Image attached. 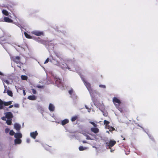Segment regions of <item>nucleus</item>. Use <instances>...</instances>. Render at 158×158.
Segmentation results:
<instances>
[{
    "instance_id": "f257e3e1",
    "label": "nucleus",
    "mask_w": 158,
    "mask_h": 158,
    "mask_svg": "<svg viewBox=\"0 0 158 158\" xmlns=\"http://www.w3.org/2000/svg\"><path fill=\"white\" fill-rule=\"evenodd\" d=\"M12 101L7 102H4L0 99V109H3L5 111H9V108L13 107V105H10L8 107H6L4 106H8L12 104Z\"/></svg>"
},
{
    "instance_id": "f03ea898",
    "label": "nucleus",
    "mask_w": 158,
    "mask_h": 158,
    "mask_svg": "<svg viewBox=\"0 0 158 158\" xmlns=\"http://www.w3.org/2000/svg\"><path fill=\"white\" fill-rule=\"evenodd\" d=\"M84 82L85 85L87 89L89 91V92L90 94L91 95V97L92 98H93V92L95 93V91H93L92 89L90 87V85L89 83H88L87 81H85L83 80Z\"/></svg>"
},
{
    "instance_id": "7ed1b4c3",
    "label": "nucleus",
    "mask_w": 158,
    "mask_h": 158,
    "mask_svg": "<svg viewBox=\"0 0 158 158\" xmlns=\"http://www.w3.org/2000/svg\"><path fill=\"white\" fill-rule=\"evenodd\" d=\"M104 124H105V127L106 129H109V131H112L115 130L114 128L113 127L110 126L108 125L109 123V122L106 120H105L104 121Z\"/></svg>"
},
{
    "instance_id": "20e7f679",
    "label": "nucleus",
    "mask_w": 158,
    "mask_h": 158,
    "mask_svg": "<svg viewBox=\"0 0 158 158\" xmlns=\"http://www.w3.org/2000/svg\"><path fill=\"white\" fill-rule=\"evenodd\" d=\"M116 143V142L115 141L110 140L109 142H107L106 143V146H108L109 148H110L111 147H113Z\"/></svg>"
},
{
    "instance_id": "39448f33",
    "label": "nucleus",
    "mask_w": 158,
    "mask_h": 158,
    "mask_svg": "<svg viewBox=\"0 0 158 158\" xmlns=\"http://www.w3.org/2000/svg\"><path fill=\"white\" fill-rule=\"evenodd\" d=\"M113 101L116 106L119 105L121 103L120 101L116 98H114L113 99Z\"/></svg>"
},
{
    "instance_id": "423d86ee",
    "label": "nucleus",
    "mask_w": 158,
    "mask_h": 158,
    "mask_svg": "<svg viewBox=\"0 0 158 158\" xmlns=\"http://www.w3.org/2000/svg\"><path fill=\"white\" fill-rule=\"evenodd\" d=\"M31 33L38 36L43 35V34L42 32L37 31H33L31 32Z\"/></svg>"
},
{
    "instance_id": "0eeeda50",
    "label": "nucleus",
    "mask_w": 158,
    "mask_h": 158,
    "mask_svg": "<svg viewBox=\"0 0 158 158\" xmlns=\"http://www.w3.org/2000/svg\"><path fill=\"white\" fill-rule=\"evenodd\" d=\"M38 135V133L36 131L30 133L31 136L34 139H35L36 136Z\"/></svg>"
},
{
    "instance_id": "6e6552de",
    "label": "nucleus",
    "mask_w": 158,
    "mask_h": 158,
    "mask_svg": "<svg viewBox=\"0 0 158 158\" xmlns=\"http://www.w3.org/2000/svg\"><path fill=\"white\" fill-rule=\"evenodd\" d=\"M5 114L6 118H11L13 117V115L12 113L10 112L6 113Z\"/></svg>"
},
{
    "instance_id": "1a4fd4ad",
    "label": "nucleus",
    "mask_w": 158,
    "mask_h": 158,
    "mask_svg": "<svg viewBox=\"0 0 158 158\" xmlns=\"http://www.w3.org/2000/svg\"><path fill=\"white\" fill-rule=\"evenodd\" d=\"M14 127L17 131H19L20 130L21 127L19 124L15 123L14 125Z\"/></svg>"
},
{
    "instance_id": "9d476101",
    "label": "nucleus",
    "mask_w": 158,
    "mask_h": 158,
    "mask_svg": "<svg viewBox=\"0 0 158 158\" xmlns=\"http://www.w3.org/2000/svg\"><path fill=\"white\" fill-rule=\"evenodd\" d=\"M20 59V58L19 56H15L12 58V60L17 63H18L19 62Z\"/></svg>"
},
{
    "instance_id": "9b49d317",
    "label": "nucleus",
    "mask_w": 158,
    "mask_h": 158,
    "mask_svg": "<svg viewBox=\"0 0 158 158\" xmlns=\"http://www.w3.org/2000/svg\"><path fill=\"white\" fill-rule=\"evenodd\" d=\"M22 137V135L21 133H17L15 134V137L16 138L20 139Z\"/></svg>"
},
{
    "instance_id": "f8f14e48",
    "label": "nucleus",
    "mask_w": 158,
    "mask_h": 158,
    "mask_svg": "<svg viewBox=\"0 0 158 158\" xmlns=\"http://www.w3.org/2000/svg\"><path fill=\"white\" fill-rule=\"evenodd\" d=\"M4 20L5 22L8 23H12L13 21L11 19L7 17H5L4 18Z\"/></svg>"
},
{
    "instance_id": "ddd939ff",
    "label": "nucleus",
    "mask_w": 158,
    "mask_h": 158,
    "mask_svg": "<svg viewBox=\"0 0 158 158\" xmlns=\"http://www.w3.org/2000/svg\"><path fill=\"white\" fill-rule=\"evenodd\" d=\"M48 108L50 111H53L55 110V107L52 104L50 103L49 105Z\"/></svg>"
},
{
    "instance_id": "4468645a",
    "label": "nucleus",
    "mask_w": 158,
    "mask_h": 158,
    "mask_svg": "<svg viewBox=\"0 0 158 158\" xmlns=\"http://www.w3.org/2000/svg\"><path fill=\"white\" fill-rule=\"evenodd\" d=\"M21 142L22 141L20 139L16 138L15 139V144H19L21 143Z\"/></svg>"
},
{
    "instance_id": "2eb2a0df",
    "label": "nucleus",
    "mask_w": 158,
    "mask_h": 158,
    "mask_svg": "<svg viewBox=\"0 0 158 158\" xmlns=\"http://www.w3.org/2000/svg\"><path fill=\"white\" fill-rule=\"evenodd\" d=\"M57 65L60 66L62 69H65L67 68V65L66 64H62V65H60L59 64V63H58L57 64Z\"/></svg>"
},
{
    "instance_id": "dca6fc26",
    "label": "nucleus",
    "mask_w": 158,
    "mask_h": 158,
    "mask_svg": "<svg viewBox=\"0 0 158 158\" xmlns=\"http://www.w3.org/2000/svg\"><path fill=\"white\" fill-rule=\"evenodd\" d=\"M28 98L31 100H36V97L34 95H31L28 97Z\"/></svg>"
},
{
    "instance_id": "f3484780",
    "label": "nucleus",
    "mask_w": 158,
    "mask_h": 158,
    "mask_svg": "<svg viewBox=\"0 0 158 158\" xmlns=\"http://www.w3.org/2000/svg\"><path fill=\"white\" fill-rule=\"evenodd\" d=\"M91 131L95 133H97L98 132V129L96 128H91Z\"/></svg>"
},
{
    "instance_id": "a211bd4d",
    "label": "nucleus",
    "mask_w": 158,
    "mask_h": 158,
    "mask_svg": "<svg viewBox=\"0 0 158 158\" xmlns=\"http://www.w3.org/2000/svg\"><path fill=\"white\" fill-rule=\"evenodd\" d=\"M88 148L86 147H84L82 146H80L79 148V149L80 151H83L87 149Z\"/></svg>"
},
{
    "instance_id": "6ab92c4d",
    "label": "nucleus",
    "mask_w": 158,
    "mask_h": 158,
    "mask_svg": "<svg viewBox=\"0 0 158 158\" xmlns=\"http://www.w3.org/2000/svg\"><path fill=\"white\" fill-rule=\"evenodd\" d=\"M69 122V120L67 119H65L63 120L61 122V124L62 125H64L68 123Z\"/></svg>"
},
{
    "instance_id": "aec40b11",
    "label": "nucleus",
    "mask_w": 158,
    "mask_h": 158,
    "mask_svg": "<svg viewBox=\"0 0 158 158\" xmlns=\"http://www.w3.org/2000/svg\"><path fill=\"white\" fill-rule=\"evenodd\" d=\"M24 35H25V37L27 38H28V39H31L32 38V37L31 36H30V35H28L26 32H24Z\"/></svg>"
},
{
    "instance_id": "412c9836",
    "label": "nucleus",
    "mask_w": 158,
    "mask_h": 158,
    "mask_svg": "<svg viewBox=\"0 0 158 158\" xmlns=\"http://www.w3.org/2000/svg\"><path fill=\"white\" fill-rule=\"evenodd\" d=\"M2 13L5 15L8 16V13L6 10H2Z\"/></svg>"
},
{
    "instance_id": "4be33fe9",
    "label": "nucleus",
    "mask_w": 158,
    "mask_h": 158,
    "mask_svg": "<svg viewBox=\"0 0 158 158\" xmlns=\"http://www.w3.org/2000/svg\"><path fill=\"white\" fill-rule=\"evenodd\" d=\"M21 78L22 80H27V77L26 76L22 75Z\"/></svg>"
},
{
    "instance_id": "5701e85b",
    "label": "nucleus",
    "mask_w": 158,
    "mask_h": 158,
    "mask_svg": "<svg viewBox=\"0 0 158 158\" xmlns=\"http://www.w3.org/2000/svg\"><path fill=\"white\" fill-rule=\"evenodd\" d=\"M7 93L10 96H12L13 94H12V92L11 91L9 90H7Z\"/></svg>"
},
{
    "instance_id": "b1692460",
    "label": "nucleus",
    "mask_w": 158,
    "mask_h": 158,
    "mask_svg": "<svg viewBox=\"0 0 158 158\" xmlns=\"http://www.w3.org/2000/svg\"><path fill=\"white\" fill-rule=\"evenodd\" d=\"M6 123L8 125H10L11 124V120L8 119L6 121Z\"/></svg>"
},
{
    "instance_id": "393cba45",
    "label": "nucleus",
    "mask_w": 158,
    "mask_h": 158,
    "mask_svg": "<svg viewBox=\"0 0 158 158\" xmlns=\"http://www.w3.org/2000/svg\"><path fill=\"white\" fill-rule=\"evenodd\" d=\"M15 132L13 130H10L9 132V134L11 135H15Z\"/></svg>"
},
{
    "instance_id": "a878e982",
    "label": "nucleus",
    "mask_w": 158,
    "mask_h": 158,
    "mask_svg": "<svg viewBox=\"0 0 158 158\" xmlns=\"http://www.w3.org/2000/svg\"><path fill=\"white\" fill-rule=\"evenodd\" d=\"M77 116L73 117L71 118V121L72 122H73V121H75L77 119Z\"/></svg>"
},
{
    "instance_id": "bb28decb",
    "label": "nucleus",
    "mask_w": 158,
    "mask_h": 158,
    "mask_svg": "<svg viewBox=\"0 0 158 158\" xmlns=\"http://www.w3.org/2000/svg\"><path fill=\"white\" fill-rule=\"evenodd\" d=\"M83 134L86 136V139H91L90 137L86 133H83Z\"/></svg>"
},
{
    "instance_id": "cd10ccee",
    "label": "nucleus",
    "mask_w": 158,
    "mask_h": 158,
    "mask_svg": "<svg viewBox=\"0 0 158 158\" xmlns=\"http://www.w3.org/2000/svg\"><path fill=\"white\" fill-rule=\"evenodd\" d=\"M60 82H61V81H60V79H58L56 80V83L57 84L58 83H61Z\"/></svg>"
},
{
    "instance_id": "c85d7f7f",
    "label": "nucleus",
    "mask_w": 158,
    "mask_h": 158,
    "mask_svg": "<svg viewBox=\"0 0 158 158\" xmlns=\"http://www.w3.org/2000/svg\"><path fill=\"white\" fill-rule=\"evenodd\" d=\"M89 123H91V124H92L94 127H97V125L95 124L93 122H89Z\"/></svg>"
},
{
    "instance_id": "c756f323",
    "label": "nucleus",
    "mask_w": 158,
    "mask_h": 158,
    "mask_svg": "<svg viewBox=\"0 0 158 158\" xmlns=\"http://www.w3.org/2000/svg\"><path fill=\"white\" fill-rule=\"evenodd\" d=\"M9 131H10L9 129L6 128L5 129V132L6 133H8Z\"/></svg>"
},
{
    "instance_id": "7c9ffc66",
    "label": "nucleus",
    "mask_w": 158,
    "mask_h": 158,
    "mask_svg": "<svg viewBox=\"0 0 158 158\" xmlns=\"http://www.w3.org/2000/svg\"><path fill=\"white\" fill-rule=\"evenodd\" d=\"M99 87L101 88H106V86L105 85H99Z\"/></svg>"
},
{
    "instance_id": "2f4dec72",
    "label": "nucleus",
    "mask_w": 158,
    "mask_h": 158,
    "mask_svg": "<svg viewBox=\"0 0 158 158\" xmlns=\"http://www.w3.org/2000/svg\"><path fill=\"white\" fill-rule=\"evenodd\" d=\"M73 93V89H71L69 91V93L71 95H72V94Z\"/></svg>"
},
{
    "instance_id": "473e14b6",
    "label": "nucleus",
    "mask_w": 158,
    "mask_h": 158,
    "mask_svg": "<svg viewBox=\"0 0 158 158\" xmlns=\"http://www.w3.org/2000/svg\"><path fill=\"white\" fill-rule=\"evenodd\" d=\"M4 82H5L7 84H9V81H8V80H3Z\"/></svg>"
},
{
    "instance_id": "72a5a7b5",
    "label": "nucleus",
    "mask_w": 158,
    "mask_h": 158,
    "mask_svg": "<svg viewBox=\"0 0 158 158\" xmlns=\"http://www.w3.org/2000/svg\"><path fill=\"white\" fill-rule=\"evenodd\" d=\"M32 92L34 94H35L36 93V91L35 90L32 89Z\"/></svg>"
},
{
    "instance_id": "f704fd0d",
    "label": "nucleus",
    "mask_w": 158,
    "mask_h": 158,
    "mask_svg": "<svg viewBox=\"0 0 158 158\" xmlns=\"http://www.w3.org/2000/svg\"><path fill=\"white\" fill-rule=\"evenodd\" d=\"M14 106L15 107L19 108V105L18 104H15L14 105Z\"/></svg>"
},
{
    "instance_id": "c9c22d12",
    "label": "nucleus",
    "mask_w": 158,
    "mask_h": 158,
    "mask_svg": "<svg viewBox=\"0 0 158 158\" xmlns=\"http://www.w3.org/2000/svg\"><path fill=\"white\" fill-rule=\"evenodd\" d=\"M49 58H48L46 59V60H45V61L44 62V64H46V63H48L49 61Z\"/></svg>"
},
{
    "instance_id": "e433bc0d",
    "label": "nucleus",
    "mask_w": 158,
    "mask_h": 158,
    "mask_svg": "<svg viewBox=\"0 0 158 158\" xmlns=\"http://www.w3.org/2000/svg\"><path fill=\"white\" fill-rule=\"evenodd\" d=\"M85 107L87 109H88V112H90V111H91V109H89L88 107H87V106H85Z\"/></svg>"
},
{
    "instance_id": "4c0bfd02",
    "label": "nucleus",
    "mask_w": 158,
    "mask_h": 158,
    "mask_svg": "<svg viewBox=\"0 0 158 158\" xmlns=\"http://www.w3.org/2000/svg\"><path fill=\"white\" fill-rule=\"evenodd\" d=\"M4 87H5V90H4V93H5L6 92H7V91L6 92V88H7V86H5V85H4Z\"/></svg>"
},
{
    "instance_id": "58836bf2",
    "label": "nucleus",
    "mask_w": 158,
    "mask_h": 158,
    "mask_svg": "<svg viewBox=\"0 0 158 158\" xmlns=\"http://www.w3.org/2000/svg\"><path fill=\"white\" fill-rule=\"evenodd\" d=\"M26 141L27 143H29L30 142V139H27Z\"/></svg>"
},
{
    "instance_id": "ea45409f",
    "label": "nucleus",
    "mask_w": 158,
    "mask_h": 158,
    "mask_svg": "<svg viewBox=\"0 0 158 158\" xmlns=\"http://www.w3.org/2000/svg\"><path fill=\"white\" fill-rule=\"evenodd\" d=\"M6 117H2V119L3 120H6Z\"/></svg>"
},
{
    "instance_id": "a19ab883",
    "label": "nucleus",
    "mask_w": 158,
    "mask_h": 158,
    "mask_svg": "<svg viewBox=\"0 0 158 158\" xmlns=\"http://www.w3.org/2000/svg\"><path fill=\"white\" fill-rule=\"evenodd\" d=\"M37 87L38 88H42L43 87V86H41L38 85L37 86Z\"/></svg>"
},
{
    "instance_id": "79ce46f5",
    "label": "nucleus",
    "mask_w": 158,
    "mask_h": 158,
    "mask_svg": "<svg viewBox=\"0 0 158 158\" xmlns=\"http://www.w3.org/2000/svg\"><path fill=\"white\" fill-rule=\"evenodd\" d=\"M23 93L24 95L25 96L26 95V93H25V90H23Z\"/></svg>"
},
{
    "instance_id": "37998d69",
    "label": "nucleus",
    "mask_w": 158,
    "mask_h": 158,
    "mask_svg": "<svg viewBox=\"0 0 158 158\" xmlns=\"http://www.w3.org/2000/svg\"><path fill=\"white\" fill-rule=\"evenodd\" d=\"M0 75L2 76H4V74L0 71Z\"/></svg>"
},
{
    "instance_id": "c03bdc74",
    "label": "nucleus",
    "mask_w": 158,
    "mask_h": 158,
    "mask_svg": "<svg viewBox=\"0 0 158 158\" xmlns=\"http://www.w3.org/2000/svg\"><path fill=\"white\" fill-rule=\"evenodd\" d=\"M103 114L105 116H107V114Z\"/></svg>"
},
{
    "instance_id": "a18cd8bd",
    "label": "nucleus",
    "mask_w": 158,
    "mask_h": 158,
    "mask_svg": "<svg viewBox=\"0 0 158 158\" xmlns=\"http://www.w3.org/2000/svg\"><path fill=\"white\" fill-rule=\"evenodd\" d=\"M83 143H86V141H83Z\"/></svg>"
},
{
    "instance_id": "49530a36",
    "label": "nucleus",
    "mask_w": 158,
    "mask_h": 158,
    "mask_svg": "<svg viewBox=\"0 0 158 158\" xmlns=\"http://www.w3.org/2000/svg\"><path fill=\"white\" fill-rule=\"evenodd\" d=\"M106 132L107 133H109V131H106Z\"/></svg>"
},
{
    "instance_id": "de8ad7c7",
    "label": "nucleus",
    "mask_w": 158,
    "mask_h": 158,
    "mask_svg": "<svg viewBox=\"0 0 158 158\" xmlns=\"http://www.w3.org/2000/svg\"><path fill=\"white\" fill-rule=\"evenodd\" d=\"M71 97H72V98H74V97H73V96H71Z\"/></svg>"
},
{
    "instance_id": "09e8293b",
    "label": "nucleus",
    "mask_w": 158,
    "mask_h": 158,
    "mask_svg": "<svg viewBox=\"0 0 158 158\" xmlns=\"http://www.w3.org/2000/svg\"><path fill=\"white\" fill-rule=\"evenodd\" d=\"M0 78L3 80L2 78L1 77H0Z\"/></svg>"
},
{
    "instance_id": "8fccbe9b",
    "label": "nucleus",
    "mask_w": 158,
    "mask_h": 158,
    "mask_svg": "<svg viewBox=\"0 0 158 158\" xmlns=\"http://www.w3.org/2000/svg\"><path fill=\"white\" fill-rule=\"evenodd\" d=\"M123 140H125V139L124 138H123Z\"/></svg>"
},
{
    "instance_id": "3c124183",
    "label": "nucleus",
    "mask_w": 158,
    "mask_h": 158,
    "mask_svg": "<svg viewBox=\"0 0 158 158\" xmlns=\"http://www.w3.org/2000/svg\"><path fill=\"white\" fill-rule=\"evenodd\" d=\"M93 148H95L94 146H93Z\"/></svg>"
}]
</instances>
